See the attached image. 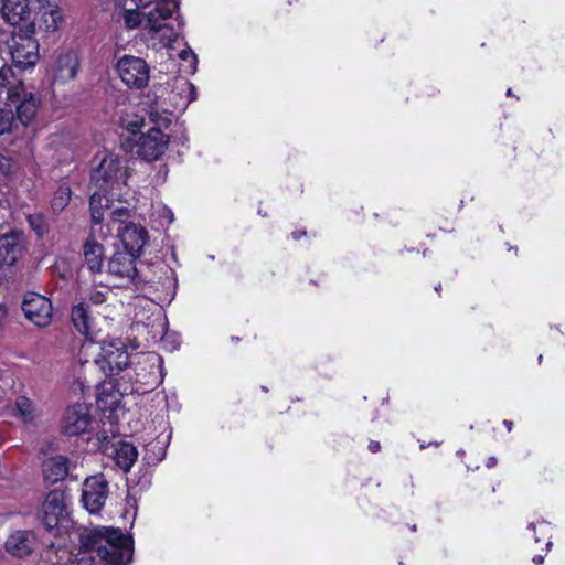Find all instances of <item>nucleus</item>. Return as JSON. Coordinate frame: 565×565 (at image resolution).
<instances>
[{
  "instance_id": "obj_1",
  "label": "nucleus",
  "mask_w": 565,
  "mask_h": 565,
  "mask_svg": "<svg viewBox=\"0 0 565 565\" xmlns=\"http://www.w3.org/2000/svg\"><path fill=\"white\" fill-rule=\"evenodd\" d=\"M81 550L95 552L104 565H128L132 559V539L121 530L97 527L81 535Z\"/></svg>"
},
{
  "instance_id": "obj_2",
  "label": "nucleus",
  "mask_w": 565,
  "mask_h": 565,
  "mask_svg": "<svg viewBox=\"0 0 565 565\" xmlns=\"http://www.w3.org/2000/svg\"><path fill=\"white\" fill-rule=\"evenodd\" d=\"M34 24L28 23L25 29L14 30L8 40L12 66L8 68L13 77L17 71L33 68L39 61V43L34 39Z\"/></svg>"
},
{
  "instance_id": "obj_3",
  "label": "nucleus",
  "mask_w": 565,
  "mask_h": 565,
  "mask_svg": "<svg viewBox=\"0 0 565 565\" xmlns=\"http://www.w3.org/2000/svg\"><path fill=\"white\" fill-rule=\"evenodd\" d=\"M137 8L146 9L154 6L143 15L146 17V28L158 33L163 29H169L171 33L167 35L169 40H175L179 31L183 26V20L177 18V29L171 24L172 14L179 10L178 0H132Z\"/></svg>"
},
{
  "instance_id": "obj_4",
  "label": "nucleus",
  "mask_w": 565,
  "mask_h": 565,
  "mask_svg": "<svg viewBox=\"0 0 565 565\" xmlns=\"http://www.w3.org/2000/svg\"><path fill=\"white\" fill-rule=\"evenodd\" d=\"M138 257L126 250H116L108 259L107 274L115 280L116 287L127 288L134 285L139 288L141 285L151 282L137 269L135 262Z\"/></svg>"
},
{
  "instance_id": "obj_5",
  "label": "nucleus",
  "mask_w": 565,
  "mask_h": 565,
  "mask_svg": "<svg viewBox=\"0 0 565 565\" xmlns=\"http://www.w3.org/2000/svg\"><path fill=\"white\" fill-rule=\"evenodd\" d=\"M150 119L156 127L142 134L136 143V152L146 161L159 159L164 153L170 141L169 136L163 134L161 128H168L171 119L153 111L150 113Z\"/></svg>"
},
{
  "instance_id": "obj_6",
  "label": "nucleus",
  "mask_w": 565,
  "mask_h": 565,
  "mask_svg": "<svg viewBox=\"0 0 565 565\" xmlns=\"http://www.w3.org/2000/svg\"><path fill=\"white\" fill-rule=\"evenodd\" d=\"M71 497L62 489L51 490L38 512V519L47 532L57 531L68 520Z\"/></svg>"
},
{
  "instance_id": "obj_7",
  "label": "nucleus",
  "mask_w": 565,
  "mask_h": 565,
  "mask_svg": "<svg viewBox=\"0 0 565 565\" xmlns=\"http://www.w3.org/2000/svg\"><path fill=\"white\" fill-rule=\"evenodd\" d=\"M125 179L126 168L115 154L105 156L90 174V183L104 192L124 183Z\"/></svg>"
},
{
  "instance_id": "obj_8",
  "label": "nucleus",
  "mask_w": 565,
  "mask_h": 565,
  "mask_svg": "<svg viewBox=\"0 0 565 565\" xmlns=\"http://www.w3.org/2000/svg\"><path fill=\"white\" fill-rule=\"evenodd\" d=\"M95 362L105 375L114 376L128 366L129 353L120 339H113L102 344L100 353Z\"/></svg>"
},
{
  "instance_id": "obj_9",
  "label": "nucleus",
  "mask_w": 565,
  "mask_h": 565,
  "mask_svg": "<svg viewBox=\"0 0 565 565\" xmlns=\"http://www.w3.org/2000/svg\"><path fill=\"white\" fill-rule=\"evenodd\" d=\"M117 73L129 88L141 89L149 82V66L141 57L124 55L116 65Z\"/></svg>"
},
{
  "instance_id": "obj_10",
  "label": "nucleus",
  "mask_w": 565,
  "mask_h": 565,
  "mask_svg": "<svg viewBox=\"0 0 565 565\" xmlns=\"http://www.w3.org/2000/svg\"><path fill=\"white\" fill-rule=\"evenodd\" d=\"M8 106L14 105L17 118L22 125L31 122L39 109L40 99L32 92H28L23 82L18 83L8 90Z\"/></svg>"
},
{
  "instance_id": "obj_11",
  "label": "nucleus",
  "mask_w": 565,
  "mask_h": 565,
  "mask_svg": "<svg viewBox=\"0 0 565 565\" xmlns=\"http://www.w3.org/2000/svg\"><path fill=\"white\" fill-rule=\"evenodd\" d=\"M109 487L103 473L87 477L83 482L82 502L89 513H98L108 498Z\"/></svg>"
},
{
  "instance_id": "obj_12",
  "label": "nucleus",
  "mask_w": 565,
  "mask_h": 565,
  "mask_svg": "<svg viewBox=\"0 0 565 565\" xmlns=\"http://www.w3.org/2000/svg\"><path fill=\"white\" fill-rule=\"evenodd\" d=\"M22 311L33 324L43 328L51 323L53 308L49 298L33 291H28L22 301Z\"/></svg>"
},
{
  "instance_id": "obj_13",
  "label": "nucleus",
  "mask_w": 565,
  "mask_h": 565,
  "mask_svg": "<svg viewBox=\"0 0 565 565\" xmlns=\"http://www.w3.org/2000/svg\"><path fill=\"white\" fill-rule=\"evenodd\" d=\"M92 424L88 405L77 403L68 407L61 420V430L67 436H78L87 431Z\"/></svg>"
},
{
  "instance_id": "obj_14",
  "label": "nucleus",
  "mask_w": 565,
  "mask_h": 565,
  "mask_svg": "<svg viewBox=\"0 0 565 565\" xmlns=\"http://www.w3.org/2000/svg\"><path fill=\"white\" fill-rule=\"evenodd\" d=\"M118 237L124 246V250L134 255L141 256L143 247L148 243V231L136 223L129 222L119 225L117 230Z\"/></svg>"
},
{
  "instance_id": "obj_15",
  "label": "nucleus",
  "mask_w": 565,
  "mask_h": 565,
  "mask_svg": "<svg viewBox=\"0 0 565 565\" xmlns=\"http://www.w3.org/2000/svg\"><path fill=\"white\" fill-rule=\"evenodd\" d=\"M23 237L19 232H10L0 236V268L12 266L23 252Z\"/></svg>"
},
{
  "instance_id": "obj_16",
  "label": "nucleus",
  "mask_w": 565,
  "mask_h": 565,
  "mask_svg": "<svg viewBox=\"0 0 565 565\" xmlns=\"http://www.w3.org/2000/svg\"><path fill=\"white\" fill-rule=\"evenodd\" d=\"M168 99L177 110H184L196 99L194 85L185 78H175L171 85Z\"/></svg>"
},
{
  "instance_id": "obj_17",
  "label": "nucleus",
  "mask_w": 565,
  "mask_h": 565,
  "mask_svg": "<svg viewBox=\"0 0 565 565\" xmlns=\"http://www.w3.org/2000/svg\"><path fill=\"white\" fill-rule=\"evenodd\" d=\"M35 547L34 535L26 531H17L12 533L4 543L6 551L14 557H25L30 555Z\"/></svg>"
},
{
  "instance_id": "obj_18",
  "label": "nucleus",
  "mask_w": 565,
  "mask_h": 565,
  "mask_svg": "<svg viewBox=\"0 0 565 565\" xmlns=\"http://www.w3.org/2000/svg\"><path fill=\"white\" fill-rule=\"evenodd\" d=\"M70 459L66 456L56 455L47 458L42 466L44 482L55 484L64 480L70 472Z\"/></svg>"
},
{
  "instance_id": "obj_19",
  "label": "nucleus",
  "mask_w": 565,
  "mask_h": 565,
  "mask_svg": "<svg viewBox=\"0 0 565 565\" xmlns=\"http://www.w3.org/2000/svg\"><path fill=\"white\" fill-rule=\"evenodd\" d=\"M79 67L78 56L73 51L61 53L55 62L54 82L65 83L76 77Z\"/></svg>"
},
{
  "instance_id": "obj_20",
  "label": "nucleus",
  "mask_w": 565,
  "mask_h": 565,
  "mask_svg": "<svg viewBox=\"0 0 565 565\" xmlns=\"http://www.w3.org/2000/svg\"><path fill=\"white\" fill-rule=\"evenodd\" d=\"M1 13L3 19L12 25L26 22L31 14L29 0H3Z\"/></svg>"
},
{
  "instance_id": "obj_21",
  "label": "nucleus",
  "mask_w": 565,
  "mask_h": 565,
  "mask_svg": "<svg viewBox=\"0 0 565 565\" xmlns=\"http://www.w3.org/2000/svg\"><path fill=\"white\" fill-rule=\"evenodd\" d=\"M83 254L89 271L93 274L102 273L104 267L103 245L96 242L94 237H89L83 246Z\"/></svg>"
},
{
  "instance_id": "obj_22",
  "label": "nucleus",
  "mask_w": 565,
  "mask_h": 565,
  "mask_svg": "<svg viewBox=\"0 0 565 565\" xmlns=\"http://www.w3.org/2000/svg\"><path fill=\"white\" fill-rule=\"evenodd\" d=\"M111 457L116 465L125 472H128L138 458L137 448L128 441H118L113 445Z\"/></svg>"
},
{
  "instance_id": "obj_23",
  "label": "nucleus",
  "mask_w": 565,
  "mask_h": 565,
  "mask_svg": "<svg viewBox=\"0 0 565 565\" xmlns=\"http://www.w3.org/2000/svg\"><path fill=\"white\" fill-rule=\"evenodd\" d=\"M13 414L26 425H35L41 417L35 403L23 395L17 397Z\"/></svg>"
},
{
  "instance_id": "obj_24",
  "label": "nucleus",
  "mask_w": 565,
  "mask_h": 565,
  "mask_svg": "<svg viewBox=\"0 0 565 565\" xmlns=\"http://www.w3.org/2000/svg\"><path fill=\"white\" fill-rule=\"evenodd\" d=\"M161 273L162 275L159 278V281L157 282L162 288V296H159L160 301H167L170 302L175 294L178 288V280L175 271L168 267L164 264H161Z\"/></svg>"
},
{
  "instance_id": "obj_25",
  "label": "nucleus",
  "mask_w": 565,
  "mask_h": 565,
  "mask_svg": "<svg viewBox=\"0 0 565 565\" xmlns=\"http://www.w3.org/2000/svg\"><path fill=\"white\" fill-rule=\"evenodd\" d=\"M71 318H72V322H73L75 329L79 333H82L84 335L90 334L92 318L89 315V306L88 305H86L84 302H79V303L75 305L72 308Z\"/></svg>"
},
{
  "instance_id": "obj_26",
  "label": "nucleus",
  "mask_w": 565,
  "mask_h": 565,
  "mask_svg": "<svg viewBox=\"0 0 565 565\" xmlns=\"http://www.w3.org/2000/svg\"><path fill=\"white\" fill-rule=\"evenodd\" d=\"M105 193L102 190L95 191L89 198V210L94 225L103 222L105 210L109 207V199Z\"/></svg>"
},
{
  "instance_id": "obj_27",
  "label": "nucleus",
  "mask_w": 565,
  "mask_h": 565,
  "mask_svg": "<svg viewBox=\"0 0 565 565\" xmlns=\"http://www.w3.org/2000/svg\"><path fill=\"white\" fill-rule=\"evenodd\" d=\"M166 457V445L163 441L154 439L145 445L143 460L147 465L156 466Z\"/></svg>"
},
{
  "instance_id": "obj_28",
  "label": "nucleus",
  "mask_w": 565,
  "mask_h": 565,
  "mask_svg": "<svg viewBox=\"0 0 565 565\" xmlns=\"http://www.w3.org/2000/svg\"><path fill=\"white\" fill-rule=\"evenodd\" d=\"M72 199V189L68 184H61L54 192L51 200V207L54 213L58 214L66 209Z\"/></svg>"
},
{
  "instance_id": "obj_29",
  "label": "nucleus",
  "mask_w": 565,
  "mask_h": 565,
  "mask_svg": "<svg viewBox=\"0 0 565 565\" xmlns=\"http://www.w3.org/2000/svg\"><path fill=\"white\" fill-rule=\"evenodd\" d=\"M39 3L40 9L43 10V17L46 14L51 18V23H47L45 19L46 29L55 30L57 28V22L61 19L60 11L57 9V0H35Z\"/></svg>"
},
{
  "instance_id": "obj_30",
  "label": "nucleus",
  "mask_w": 565,
  "mask_h": 565,
  "mask_svg": "<svg viewBox=\"0 0 565 565\" xmlns=\"http://www.w3.org/2000/svg\"><path fill=\"white\" fill-rule=\"evenodd\" d=\"M28 223L30 227L39 235L43 236L47 232V224L42 213L29 214Z\"/></svg>"
},
{
  "instance_id": "obj_31",
  "label": "nucleus",
  "mask_w": 565,
  "mask_h": 565,
  "mask_svg": "<svg viewBox=\"0 0 565 565\" xmlns=\"http://www.w3.org/2000/svg\"><path fill=\"white\" fill-rule=\"evenodd\" d=\"M13 124L12 109L0 108V135H3L11 130Z\"/></svg>"
},
{
  "instance_id": "obj_32",
  "label": "nucleus",
  "mask_w": 565,
  "mask_h": 565,
  "mask_svg": "<svg viewBox=\"0 0 565 565\" xmlns=\"http://www.w3.org/2000/svg\"><path fill=\"white\" fill-rule=\"evenodd\" d=\"M124 22L128 29H135L141 24V13L138 10H125Z\"/></svg>"
},
{
  "instance_id": "obj_33",
  "label": "nucleus",
  "mask_w": 565,
  "mask_h": 565,
  "mask_svg": "<svg viewBox=\"0 0 565 565\" xmlns=\"http://www.w3.org/2000/svg\"><path fill=\"white\" fill-rule=\"evenodd\" d=\"M179 57L183 61H190V63H191L190 64V68H191L190 73L191 74H193L196 71L198 56L190 47L182 50L179 53Z\"/></svg>"
},
{
  "instance_id": "obj_34",
  "label": "nucleus",
  "mask_w": 565,
  "mask_h": 565,
  "mask_svg": "<svg viewBox=\"0 0 565 565\" xmlns=\"http://www.w3.org/2000/svg\"><path fill=\"white\" fill-rule=\"evenodd\" d=\"M115 437V433L111 431V435H109L105 429H102L96 433V439L98 441V447L103 451H107L109 449L108 445L111 441V438Z\"/></svg>"
},
{
  "instance_id": "obj_35",
  "label": "nucleus",
  "mask_w": 565,
  "mask_h": 565,
  "mask_svg": "<svg viewBox=\"0 0 565 565\" xmlns=\"http://www.w3.org/2000/svg\"><path fill=\"white\" fill-rule=\"evenodd\" d=\"M129 217H130V210L128 207H118L111 212L113 221L120 223V225L128 223L127 220Z\"/></svg>"
},
{
  "instance_id": "obj_36",
  "label": "nucleus",
  "mask_w": 565,
  "mask_h": 565,
  "mask_svg": "<svg viewBox=\"0 0 565 565\" xmlns=\"http://www.w3.org/2000/svg\"><path fill=\"white\" fill-rule=\"evenodd\" d=\"M9 71L6 68L0 70V99L3 97L4 94L8 95L9 88H12L14 85H10V82L8 81L7 73Z\"/></svg>"
},
{
  "instance_id": "obj_37",
  "label": "nucleus",
  "mask_w": 565,
  "mask_h": 565,
  "mask_svg": "<svg viewBox=\"0 0 565 565\" xmlns=\"http://www.w3.org/2000/svg\"><path fill=\"white\" fill-rule=\"evenodd\" d=\"M11 171V160L0 152V173L8 174Z\"/></svg>"
},
{
  "instance_id": "obj_38",
  "label": "nucleus",
  "mask_w": 565,
  "mask_h": 565,
  "mask_svg": "<svg viewBox=\"0 0 565 565\" xmlns=\"http://www.w3.org/2000/svg\"><path fill=\"white\" fill-rule=\"evenodd\" d=\"M173 141L184 146L189 141V138L186 137L185 131L182 129L180 131V136L175 135L173 137Z\"/></svg>"
},
{
  "instance_id": "obj_39",
  "label": "nucleus",
  "mask_w": 565,
  "mask_h": 565,
  "mask_svg": "<svg viewBox=\"0 0 565 565\" xmlns=\"http://www.w3.org/2000/svg\"><path fill=\"white\" fill-rule=\"evenodd\" d=\"M381 449V445L379 441H375V440H372L370 444H369V450L373 454L375 452H379Z\"/></svg>"
},
{
  "instance_id": "obj_40",
  "label": "nucleus",
  "mask_w": 565,
  "mask_h": 565,
  "mask_svg": "<svg viewBox=\"0 0 565 565\" xmlns=\"http://www.w3.org/2000/svg\"><path fill=\"white\" fill-rule=\"evenodd\" d=\"M157 326L160 328V332H166L168 321L166 318H160L157 320Z\"/></svg>"
},
{
  "instance_id": "obj_41",
  "label": "nucleus",
  "mask_w": 565,
  "mask_h": 565,
  "mask_svg": "<svg viewBox=\"0 0 565 565\" xmlns=\"http://www.w3.org/2000/svg\"><path fill=\"white\" fill-rule=\"evenodd\" d=\"M498 460L494 456H491L487 459L486 467L491 469L497 465Z\"/></svg>"
},
{
  "instance_id": "obj_42",
  "label": "nucleus",
  "mask_w": 565,
  "mask_h": 565,
  "mask_svg": "<svg viewBox=\"0 0 565 565\" xmlns=\"http://www.w3.org/2000/svg\"><path fill=\"white\" fill-rule=\"evenodd\" d=\"M532 562L535 565H542L544 563V556L543 555H534L532 558Z\"/></svg>"
},
{
  "instance_id": "obj_43",
  "label": "nucleus",
  "mask_w": 565,
  "mask_h": 565,
  "mask_svg": "<svg viewBox=\"0 0 565 565\" xmlns=\"http://www.w3.org/2000/svg\"><path fill=\"white\" fill-rule=\"evenodd\" d=\"M129 129L131 130L132 134H136L137 131V128L139 127V122L138 121H132V122H129Z\"/></svg>"
},
{
  "instance_id": "obj_44",
  "label": "nucleus",
  "mask_w": 565,
  "mask_h": 565,
  "mask_svg": "<svg viewBox=\"0 0 565 565\" xmlns=\"http://www.w3.org/2000/svg\"><path fill=\"white\" fill-rule=\"evenodd\" d=\"M306 235V232H292L291 233V236L295 241H298L300 237L305 236Z\"/></svg>"
},
{
  "instance_id": "obj_45",
  "label": "nucleus",
  "mask_w": 565,
  "mask_h": 565,
  "mask_svg": "<svg viewBox=\"0 0 565 565\" xmlns=\"http://www.w3.org/2000/svg\"><path fill=\"white\" fill-rule=\"evenodd\" d=\"M503 425L507 427L508 431H511L513 427V422L505 419L503 420Z\"/></svg>"
},
{
  "instance_id": "obj_46",
  "label": "nucleus",
  "mask_w": 565,
  "mask_h": 565,
  "mask_svg": "<svg viewBox=\"0 0 565 565\" xmlns=\"http://www.w3.org/2000/svg\"><path fill=\"white\" fill-rule=\"evenodd\" d=\"M93 300L95 303H98V302L103 301V297H102V295L98 294L95 298H93Z\"/></svg>"
},
{
  "instance_id": "obj_47",
  "label": "nucleus",
  "mask_w": 565,
  "mask_h": 565,
  "mask_svg": "<svg viewBox=\"0 0 565 565\" xmlns=\"http://www.w3.org/2000/svg\"><path fill=\"white\" fill-rule=\"evenodd\" d=\"M167 213L169 214L168 223H172L173 222V214H172V212L170 210H168Z\"/></svg>"
},
{
  "instance_id": "obj_48",
  "label": "nucleus",
  "mask_w": 565,
  "mask_h": 565,
  "mask_svg": "<svg viewBox=\"0 0 565 565\" xmlns=\"http://www.w3.org/2000/svg\"><path fill=\"white\" fill-rule=\"evenodd\" d=\"M552 545H553V543H552L551 539H548V541L546 542V550L550 551Z\"/></svg>"
},
{
  "instance_id": "obj_49",
  "label": "nucleus",
  "mask_w": 565,
  "mask_h": 565,
  "mask_svg": "<svg viewBox=\"0 0 565 565\" xmlns=\"http://www.w3.org/2000/svg\"><path fill=\"white\" fill-rule=\"evenodd\" d=\"M527 527L533 530V531H535L536 524L535 523H530Z\"/></svg>"
},
{
  "instance_id": "obj_50",
  "label": "nucleus",
  "mask_w": 565,
  "mask_h": 565,
  "mask_svg": "<svg viewBox=\"0 0 565 565\" xmlns=\"http://www.w3.org/2000/svg\"><path fill=\"white\" fill-rule=\"evenodd\" d=\"M440 289H441V285H440V284H438L437 286H435V291H436V292H438V294H439V292H440Z\"/></svg>"
},
{
  "instance_id": "obj_51",
  "label": "nucleus",
  "mask_w": 565,
  "mask_h": 565,
  "mask_svg": "<svg viewBox=\"0 0 565 565\" xmlns=\"http://www.w3.org/2000/svg\"><path fill=\"white\" fill-rule=\"evenodd\" d=\"M0 315L1 316H4L6 315V309L3 306H0Z\"/></svg>"
},
{
  "instance_id": "obj_52",
  "label": "nucleus",
  "mask_w": 565,
  "mask_h": 565,
  "mask_svg": "<svg viewBox=\"0 0 565 565\" xmlns=\"http://www.w3.org/2000/svg\"><path fill=\"white\" fill-rule=\"evenodd\" d=\"M103 396H104V392H100V393L98 394V401H99V402H103V399H104V397H103Z\"/></svg>"
},
{
  "instance_id": "obj_53",
  "label": "nucleus",
  "mask_w": 565,
  "mask_h": 565,
  "mask_svg": "<svg viewBox=\"0 0 565 565\" xmlns=\"http://www.w3.org/2000/svg\"><path fill=\"white\" fill-rule=\"evenodd\" d=\"M428 445H429V446H430V445H433V446H436V447H437V446H439V445H440V443H439V441H433V443H429Z\"/></svg>"
},
{
  "instance_id": "obj_54",
  "label": "nucleus",
  "mask_w": 565,
  "mask_h": 565,
  "mask_svg": "<svg viewBox=\"0 0 565 565\" xmlns=\"http://www.w3.org/2000/svg\"><path fill=\"white\" fill-rule=\"evenodd\" d=\"M507 96H513V93H512V89H511V88H509V89L507 90Z\"/></svg>"
},
{
  "instance_id": "obj_55",
  "label": "nucleus",
  "mask_w": 565,
  "mask_h": 565,
  "mask_svg": "<svg viewBox=\"0 0 565 565\" xmlns=\"http://www.w3.org/2000/svg\"><path fill=\"white\" fill-rule=\"evenodd\" d=\"M428 446H429L428 444L426 445L425 443H422V445H420V449H425V448H427Z\"/></svg>"
},
{
  "instance_id": "obj_56",
  "label": "nucleus",
  "mask_w": 565,
  "mask_h": 565,
  "mask_svg": "<svg viewBox=\"0 0 565 565\" xmlns=\"http://www.w3.org/2000/svg\"><path fill=\"white\" fill-rule=\"evenodd\" d=\"M540 525L546 526L547 524L544 521L539 522Z\"/></svg>"
},
{
  "instance_id": "obj_57",
  "label": "nucleus",
  "mask_w": 565,
  "mask_h": 565,
  "mask_svg": "<svg viewBox=\"0 0 565 565\" xmlns=\"http://www.w3.org/2000/svg\"><path fill=\"white\" fill-rule=\"evenodd\" d=\"M542 359H543V355H542V354H540V355H539V362H540V363L542 362Z\"/></svg>"
},
{
  "instance_id": "obj_58",
  "label": "nucleus",
  "mask_w": 565,
  "mask_h": 565,
  "mask_svg": "<svg viewBox=\"0 0 565 565\" xmlns=\"http://www.w3.org/2000/svg\"><path fill=\"white\" fill-rule=\"evenodd\" d=\"M232 340H234V341H239V338H237V337H233V338H232Z\"/></svg>"
},
{
  "instance_id": "obj_59",
  "label": "nucleus",
  "mask_w": 565,
  "mask_h": 565,
  "mask_svg": "<svg viewBox=\"0 0 565 565\" xmlns=\"http://www.w3.org/2000/svg\"><path fill=\"white\" fill-rule=\"evenodd\" d=\"M462 454H463L462 450L457 451V455H459V456H462Z\"/></svg>"
},
{
  "instance_id": "obj_60",
  "label": "nucleus",
  "mask_w": 565,
  "mask_h": 565,
  "mask_svg": "<svg viewBox=\"0 0 565 565\" xmlns=\"http://www.w3.org/2000/svg\"><path fill=\"white\" fill-rule=\"evenodd\" d=\"M412 531H416V525L414 524L412 527H411Z\"/></svg>"
}]
</instances>
